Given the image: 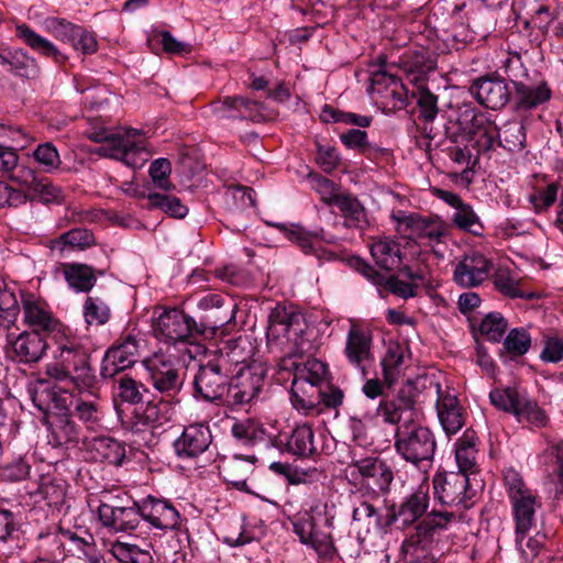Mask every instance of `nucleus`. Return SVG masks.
<instances>
[{
	"instance_id": "obj_1",
	"label": "nucleus",
	"mask_w": 563,
	"mask_h": 563,
	"mask_svg": "<svg viewBox=\"0 0 563 563\" xmlns=\"http://www.w3.org/2000/svg\"><path fill=\"white\" fill-rule=\"evenodd\" d=\"M377 413L384 422L397 426L395 450L406 462L419 465L432 460L435 438L429 428L417 422L416 394L411 383L402 386L394 398L382 400Z\"/></svg>"
},
{
	"instance_id": "obj_2",
	"label": "nucleus",
	"mask_w": 563,
	"mask_h": 563,
	"mask_svg": "<svg viewBox=\"0 0 563 563\" xmlns=\"http://www.w3.org/2000/svg\"><path fill=\"white\" fill-rule=\"evenodd\" d=\"M307 329L305 317L294 307L276 305L268 316L266 338L269 347H289L288 355L303 351V333Z\"/></svg>"
},
{
	"instance_id": "obj_3",
	"label": "nucleus",
	"mask_w": 563,
	"mask_h": 563,
	"mask_svg": "<svg viewBox=\"0 0 563 563\" xmlns=\"http://www.w3.org/2000/svg\"><path fill=\"white\" fill-rule=\"evenodd\" d=\"M58 360L70 374V383L79 391L95 395L98 383L96 372L91 365V350L77 342H67L58 347Z\"/></svg>"
},
{
	"instance_id": "obj_4",
	"label": "nucleus",
	"mask_w": 563,
	"mask_h": 563,
	"mask_svg": "<svg viewBox=\"0 0 563 563\" xmlns=\"http://www.w3.org/2000/svg\"><path fill=\"white\" fill-rule=\"evenodd\" d=\"M504 68L515 87V107L517 110H531L545 103L551 98V89L542 81L538 85H527L521 78L527 77L521 57L514 55L504 62Z\"/></svg>"
},
{
	"instance_id": "obj_5",
	"label": "nucleus",
	"mask_w": 563,
	"mask_h": 563,
	"mask_svg": "<svg viewBox=\"0 0 563 563\" xmlns=\"http://www.w3.org/2000/svg\"><path fill=\"white\" fill-rule=\"evenodd\" d=\"M266 368L260 363L241 367L230 379L227 402L230 406H244L257 399L265 385Z\"/></svg>"
},
{
	"instance_id": "obj_6",
	"label": "nucleus",
	"mask_w": 563,
	"mask_h": 563,
	"mask_svg": "<svg viewBox=\"0 0 563 563\" xmlns=\"http://www.w3.org/2000/svg\"><path fill=\"white\" fill-rule=\"evenodd\" d=\"M196 320L184 311L173 308H161L154 313L153 331L156 338L167 343L187 342L197 336Z\"/></svg>"
},
{
	"instance_id": "obj_7",
	"label": "nucleus",
	"mask_w": 563,
	"mask_h": 563,
	"mask_svg": "<svg viewBox=\"0 0 563 563\" xmlns=\"http://www.w3.org/2000/svg\"><path fill=\"white\" fill-rule=\"evenodd\" d=\"M233 376L214 358L200 365L194 378L195 396L206 401H218L230 390V379Z\"/></svg>"
},
{
	"instance_id": "obj_8",
	"label": "nucleus",
	"mask_w": 563,
	"mask_h": 563,
	"mask_svg": "<svg viewBox=\"0 0 563 563\" xmlns=\"http://www.w3.org/2000/svg\"><path fill=\"white\" fill-rule=\"evenodd\" d=\"M199 308L206 313L196 320L197 336L213 338L219 330L235 318V306L220 295H208L199 301Z\"/></svg>"
},
{
	"instance_id": "obj_9",
	"label": "nucleus",
	"mask_w": 563,
	"mask_h": 563,
	"mask_svg": "<svg viewBox=\"0 0 563 563\" xmlns=\"http://www.w3.org/2000/svg\"><path fill=\"white\" fill-rule=\"evenodd\" d=\"M435 496L442 504L464 505L473 497L470 477L463 472L438 474L433 479Z\"/></svg>"
},
{
	"instance_id": "obj_10",
	"label": "nucleus",
	"mask_w": 563,
	"mask_h": 563,
	"mask_svg": "<svg viewBox=\"0 0 563 563\" xmlns=\"http://www.w3.org/2000/svg\"><path fill=\"white\" fill-rule=\"evenodd\" d=\"M373 334L368 329L352 324L347 331L344 354L350 364L361 369L363 376L374 362Z\"/></svg>"
},
{
	"instance_id": "obj_11",
	"label": "nucleus",
	"mask_w": 563,
	"mask_h": 563,
	"mask_svg": "<svg viewBox=\"0 0 563 563\" xmlns=\"http://www.w3.org/2000/svg\"><path fill=\"white\" fill-rule=\"evenodd\" d=\"M470 91L478 103L492 110L503 109L511 97L506 80L494 75L483 76L474 80Z\"/></svg>"
},
{
	"instance_id": "obj_12",
	"label": "nucleus",
	"mask_w": 563,
	"mask_h": 563,
	"mask_svg": "<svg viewBox=\"0 0 563 563\" xmlns=\"http://www.w3.org/2000/svg\"><path fill=\"white\" fill-rule=\"evenodd\" d=\"M153 387L161 394L175 396L183 386L179 368L164 355H154L145 362Z\"/></svg>"
},
{
	"instance_id": "obj_13",
	"label": "nucleus",
	"mask_w": 563,
	"mask_h": 563,
	"mask_svg": "<svg viewBox=\"0 0 563 563\" xmlns=\"http://www.w3.org/2000/svg\"><path fill=\"white\" fill-rule=\"evenodd\" d=\"M139 354V344L134 336L126 335L120 343L109 347L103 356L100 375L112 378L120 372L132 367Z\"/></svg>"
},
{
	"instance_id": "obj_14",
	"label": "nucleus",
	"mask_w": 563,
	"mask_h": 563,
	"mask_svg": "<svg viewBox=\"0 0 563 563\" xmlns=\"http://www.w3.org/2000/svg\"><path fill=\"white\" fill-rule=\"evenodd\" d=\"M11 345V358L21 364H34L42 360L47 350L45 336L37 331H24L18 336L7 334Z\"/></svg>"
},
{
	"instance_id": "obj_15",
	"label": "nucleus",
	"mask_w": 563,
	"mask_h": 563,
	"mask_svg": "<svg viewBox=\"0 0 563 563\" xmlns=\"http://www.w3.org/2000/svg\"><path fill=\"white\" fill-rule=\"evenodd\" d=\"M292 527L300 542L312 547L320 556L331 558L334 554L335 549L331 534L319 528L313 515L306 514L295 521Z\"/></svg>"
},
{
	"instance_id": "obj_16",
	"label": "nucleus",
	"mask_w": 563,
	"mask_h": 563,
	"mask_svg": "<svg viewBox=\"0 0 563 563\" xmlns=\"http://www.w3.org/2000/svg\"><path fill=\"white\" fill-rule=\"evenodd\" d=\"M168 402L148 401L144 407L135 408L129 419L124 422L125 429L132 433L141 434L152 431L169 421L167 415Z\"/></svg>"
},
{
	"instance_id": "obj_17",
	"label": "nucleus",
	"mask_w": 563,
	"mask_h": 563,
	"mask_svg": "<svg viewBox=\"0 0 563 563\" xmlns=\"http://www.w3.org/2000/svg\"><path fill=\"white\" fill-rule=\"evenodd\" d=\"M313 439L312 428L303 423L295 427L290 433L275 435L271 442L280 451H286L298 457H309L317 452Z\"/></svg>"
},
{
	"instance_id": "obj_18",
	"label": "nucleus",
	"mask_w": 563,
	"mask_h": 563,
	"mask_svg": "<svg viewBox=\"0 0 563 563\" xmlns=\"http://www.w3.org/2000/svg\"><path fill=\"white\" fill-rule=\"evenodd\" d=\"M490 262L481 253L472 252L456 264L453 280L461 287L473 288L487 279Z\"/></svg>"
},
{
	"instance_id": "obj_19",
	"label": "nucleus",
	"mask_w": 563,
	"mask_h": 563,
	"mask_svg": "<svg viewBox=\"0 0 563 563\" xmlns=\"http://www.w3.org/2000/svg\"><path fill=\"white\" fill-rule=\"evenodd\" d=\"M212 443V434L207 424L194 423L185 427L183 433L174 442L179 457H197L206 452Z\"/></svg>"
},
{
	"instance_id": "obj_20",
	"label": "nucleus",
	"mask_w": 563,
	"mask_h": 563,
	"mask_svg": "<svg viewBox=\"0 0 563 563\" xmlns=\"http://www.w3.org/2000/svg\"><path fill=\"white\" fill-rule=\"evenodd\" d=\"M140 503L142 518L153 527L170 530L179 527V512L168 501L147 496Z\"/></svg>"
},
{
	"instance_id": "obj_21",
	"label": "nucleus",
	"mask_w": 563,
	"mask_h": 563,
	"mask_svg": "<svg viewBox=\"0 0 563 563\" xmlns=\"http://www.w3.org/2000/svg\"><path fill=\"white\" fill-rule=\"evenodd\" d=\"M98 512L102 525L115 531L133 530L139 526L142 518L141 503H133L131 506L102 504Z\"/></svg>"
},
{
	"instance_id": "obj_22",
	"label": "nucleus",
	"mask_w": 563,
	"mask_h": 563,
	"mask_svg": "<svg viewBox=\"0 0 563 563\" xmlns=\"http://www.w3.org/2000/svg\"><path fill=\"white\" fill-rule=\"evenodd\" d=\"M68 399L67 393L46 383H40L32 393L35 407L45 416L53 418L68 413Z\"/></svg>"
},
{
	"instance_id": "obj_23",
	"label": "nucleus",
	"mask_w": 563,
	"mask_h": 563,
	"mask_svg": "<svg viewBox=\"0 0 563 563\" xmlns=\"http://www.w3.org/2000/svg\"><path fill=\"white\" fill-rule=\"evenodd\" d=\"M11 179L26 186L34 198L43 203H59L63 200L62 189L54 186L47 178H40L30 167H20L18 173L11 176Z\"/></svg>"
},
{
	"instance_id": "obj_24",
	"label": "nucleus",
	"mask_w": 563,
	"mask_h": 563,
	"mask_svg": "<svg viewBox=\"0 0 563 563\" xmlns=\"http://www.w3.org/2000/svg\"><path fill=\"white\" fill-rule=\"evenodd\" d=\"M280 369L289 371L292 373V379H303L311 385L323 386L327 380L328 367L327 365L317 360H307L303 363H299L294 360L292 355H287L280 360Z\"/></svg>"
},
{
	"instance_id": "obj_25",
	"label": "nucleus",
	"mask_w": 563,
	"mask_h": 563,
	"mask_svg": "<svg viewBox=\"0 0 563 563\" xmlns=\"http://www.w3.org/2000/svg\"><path fill=\"white\" fill-rule=\"evenodd\" d=\"M322 395V386L311 385L303 379H292L291 382V404L305 415L319 413L321 411Z\"/></svg>"
},
{
	"instance_id": "obj_26",
	"label": "nucleus",
	"mask_w": 563,
	"mask_h": 563,
	"mask_svg": "<svg viewBox=\"0 0 563 563\" xmlns=\"http://www.w3.org/2000/svg\"><path fill=\"white\" fill-rule=\"evenodd\" d=\"M254 347L247 336L229 340L219 349L214 358L233 376L234 367L246 364L253 355Z\"/></svg>"
},
{
	"instance_id": "obj_27",
	"label": "nucleus",
	"mask_w": 563,
	"mask_h": 563,
	"mask_svg": "<svg viewBox=\"0 0 563 563\" xmlns=\"http://www.w3.org/2000/svg\"><path fill=\"white\" fill-rule=\"evenodd\" d=\"M417 106L419 109L418 119L423 121V124L418 125L417 129L428 140L427 147H429L430 141L434 140L439 134L433 126V121L439 113L438 96L427 88H419Z\"/></svg>"
},
{
	"instance_id": "obj_28",
	"label": "nucleus",
	"mask_w": 563,
	"mask_h": 563,
	"mask_svg": "<svg viewBox=\"0 0 563 563\" xmlns=\"http://www.w3.org/2000/svg\"><path fill=\"white\" fill-rule=\"evenodd\" d=\"M438 417L448 434H454L464 426V415L459 400L454 395L440 394V386L438 385Z\"/></svg>"
},
{
	"instance_id": "obj_29",
	"label": "nucleus",
	"mask_w": 563,
	"mask_h": 563,
	"mask_svg": "<svg viewBox=\"0 0 563 563\" xmlns=\"http://www.w3.org/2000/svg\"><path fill=\"white\" fill-rule=\"evenodd\" d=\"M429 495L421 488L406 497L399 507L394 510L391 519L400 521L402 527L416 522L428 509Z\"/></svg>"
},
{
	"instance_id": "obj_30",
	"label": "nucleus",
	"mask_w": 563,
	"mask_h": 563,
	"mask_svg": "<svg viewBox=\"0 0 563 563\" xmlns=\"http://www.w3.org/2000/svg\"><path fill=\"white\" fill-rule=\"evenodd\" d=\"M91 459L96 462L119 466L125 457V448L117 440L108 437L93 438L89 444Z\"/></svg>"
},
{
	"instance_id": "obj_31",
	"label": "nucleus",
	"mask_w": 563,
	"mask_h": 563,
	"mask_svg": "<svg viewBox=\"0 0 563 563\" xmlns=\"http://www.w3.org/2000/svg\"><path fill=\"white\" fill-rule=\"evenodd\" d=\"M515 520V534L529 533L537 526L536 509L540 507L537 497L531 494L511 501Z\"/></svg>"
},
{
	"instance_id": "obj_32",
	"label": "nucleus",
	"mask_w": 563,
	"mask_h": 563,
	"mask_svg": "<svg viewBox=\"0 0 563 563\" xmlns=\"http://www.w3.org/2000/svg\"><path fill=\"white\" fill-rule=\"evenodd\" d=\"M68 286L78 292H88L97 282L93 267L80 263H63L59 268Z\"/></svg>"
},
{
	"instance_id": "obj_33",
	"label": "nucleus",
	"mask_w": 563,
	"mask_h": 563,
	"mask_svg": "<svg viewBox=\"0 0 563 563\" xmlns=\"http://www.w3.org/2000/svg\"><path fill=\"white\" fill-rule=\"evenodd\" d=\"M407 349L398 342H389L380 361L384 383L390 388L401 375Z\"/></svg>"
},
{
	"instance_id": "obj_34",
	"label": "nucleus",
	"mask_w": 563,
	"mask_h": 563,
	"mask_svg": "<svg viewBox=\"0 0 563 563\" xmlns=\"http://www.w3.org/2000/svg\"><path fill=\"white\" fill-rule=\"evenodd\" d=\"M371 254L375 263L386 271H393L401 263L400 245L388 238L374 242L371 246Z\"/></svg>"
},
{
	"instance_id": "obj_35",
	"label": "nucleus",
	"mask_w": 563,
	"mask_h": 563,
	"mask_svg": "<svg viewBox=\"0 0 563 563\" xmlns=\"http://www.w3.org/2000/svg\"><path fill=\"white\" fill-rule=\"evenodd\" d=\"M24 320L37 332H52L56 329L58 322L52 313L40 302L35 300H24Z\"/></svg>"
},
{
	"instance_id": "obj_36",
	"label": "nucleus",
	"mask_w": 563,
	"mask_h": 563,
	"mask_svg": "<svg viewBox=\"0 0 563 563\" xmlns=\"http://www.w3.org/2000/svg\"><path fill=\"white\" fill-rule=\"evenodd\" d=\"M333 203L344 216L345 227L363 229L367 225L365 209L357 198L351 195H339L333 198Z\"/></svg>"
},
{
	"instance_id": "obj_37",
	"label": "nucleus",
	"mask_w": 563,
	"mask_h": 563,
	"mask_svg": "<svg viewBox=\"0 0 563 563\" xmlns=\"http://www.w3.org/2000/svg\"><path fill=\"white\" fill-rule=\"evenodd\" d=\"M254 460L234 457L222 467L224 479L240 490L249 492L247 478L253 474Z\"/></svg>"
},
{
	"instance_id": "obj_38",
	"label": "nucleus",
	"mask_w": 563,
	"mask_h": 563,
	"mask_svg": "<svg viewBox=\"0 0 563 563\" xmlns=\"http://www.w3.org/2000/svg\"><path fill=\"white\" fill-rule=\"evenodd\" d=\"M477 450L475 448L474 432L466 431L463 437L456 442L455 460L459 472L468 475L474 474L477 468L476 464Z\"/></svg>"
},
{
	"instance_id": "obj_39",
	"label": "nucleus",
	"mask_w": 563,
	"mask_h": 563,
	"mask_svg": "<svg viewBox=\"0 0 563 563\" xmlns=\"http://www.w3.org/2000/svg\"><path fill=\"white\" fill-rule=\"evenodd\" d=\"M402 221L418 238H427L440 242L446 233L445 225L439 219L422 218L411 214L406 217Z\"/></svg>"
},
{
	"instance_id": "obj_40",
	"label": "nucleus",
	"mask_w": 563,
	"mask_h": 563,
	"mask_svg": "<svg viewBox=\"0 0 563 563\" xmlns=\"http://www.w3.org/2000/svg\"><path fill=\"white\" fill-rule=\"evenodd\" d=\"M497 143L508 152H520L526 144V131L522 122L509 121L497 128Z\"/></svg>"
},
{
	"instance_id": "obj_41",
	"label": "nucleus",
	"mask_w": 563,
	"mask_h": 563,
	"mask_svg": "<svg viewBox=\"0 0 563 563\" xmlns=\"http://www.w3.org/2000/svg\"><path fill=\"white\" fill-rule=\"evenodd\" d=\"M497 137V126L483 118L474 117L470 139H474L477 152H489L494 148Z\"/></svg>"
},
{
	"instance_id": "obj_42",
	"label": "nucleus",
	"mask_w": 563,
	"mask_h": 563,
	"mask_svg": "<svg viewBox=\"0 0 563 563\" xmlns=\"http://www.w3.org/2000/svg\"><path fill=\"white\" fill-rule=\"evenodd\" d=\"M15 34L30 48H32L33 51L43 56L57 58V56L59 55V51L52 42L34 32L26 24L18 25L15 29Z\"/></svg>"
},
{
	"instance_id": "obj_43",
	"label": "nucleus",
	"mask_w": 563,
	"mask_h": 563,
	"mask_svg": "<svg viewBox=\"0 0 563 563\" xmlns=\"http://www.w3.org/2000/svg\"><path fill=\"white\" fill-rule=\"evenodd\" d=\"M93 243L95 236L91 231L85 228H76L52 240L51 249L59 250V252H63L66 246L82 250L91 246Z\"/></svg>"
},
{
	"instance_id": "obj_44",
	"label": "nucleus",
	"mask_w": 563,
	"mask_h": 563,
	"mask_svg": "<svg viewBox=\"0 0 563 563\" xmlns=\"http://www.w3.org/2000/svg\"><path fill=\"white\" fill-rule=\"evenodd\" d=\"M285 236L289 241L296 243L303 253L319 256V232H310L300 225H291L290 228L285 229Z\"/></svg>"
},
{
	"instance_id": "obj_45",
	"label": "nucleus",
	"mask_w": 563,
	"mask_h": 563,
	"mask_svg": "<svg viewBox=\"0 0 563 563\" xmlns=\"http://www.w3.org/2000/svg\"><path fill=\"white\" fill-rule=\"evenodd\" d=\"M147 201L151 208L161 209L177 219H183L188 213V208L175 196L150 192L147 195Z\"/></svg>"
},
{
	"instance_id": "obj_46",
	"label": "nucleus",
	"mask_w": 563,
	"mask_h": 563,
	"mask_svg": "<svg viewBox=\"0 0 563 563\" xmlns=\"http://www.w3.org/2000/svg\"><path fill=\"white\" fill-rule=\"evenodd\" d=\"M531 345V338L527 330L515 328L509 331L504 341L505 355L515 360L525 355Z\"/></svg>"
},
{
	"instance_id": "obj_47",
	"label": "nucleus",
	"mask_w": 563,
	"mask_h": 563,
	"mask_svg": "<svg viewBox=\"0 0 563 563\" xmlns=\"http://www.w3.org/2000/svg\"><path fill=\"white\" fill-rule=\"evenodd\" d=\"M112 554L123 563H153V556L148 550L141 549L136 544L119 542L112 544Z\"/></svg>"
},
{
	"instance_id": "obj_48",
	"label": "nucleus",
	"mask_w": 563,
	"mask_h": 563,
	"mask_svg": "<svg viewBox=\"0 0 563 563\" xmlns=\"http://www.w3.org/2000/svg\"><path fill=\"white\" fill-rule=\"evenodd\" d=\"M515 416L518 421H527L537 428L545 427L549 421L545 411L536 401L525 396H522Z\"/></svg>"
},
{
	"instance_id": "obj_49",
	"label": "nucleus",
	"mask_w": 563,
	"mask_h": 563,
	"mask_svg": "<svg viewBox=\"0 0 563 563\" xmlns=\"http://www.w3.org/2000/svg\"><path fill=\"white\" fill-rule=\"evenodd\" d=\"M38 494L49 507L63 506L66 495V484L62 479L43 477L38 486Z\"/></svg>"
},
{
	"instance_id": "obj_50",
	"label": "nucleus",
	"mask_w": 563,
	"mask_h": 563,
	"mask_svg": "<svg viewBox=\"0 0 563 563\" xmlns=\"http://www.w3.org/2000/svg\"><path fill=\"white\" fill-rule=\"evenodd\" d=\"M84 317L88 325H103L110 317L109 306L99 297H87L84 305Z\"/></svg>"
},
{
	"instance_id": "obj_51",
	"label": "nucleus",
	"mask_w": 563,
	"mask_h": 563,
	"mask_svg": "<svg viewBox=\"0 0 563 563\" xmlns=\"http://www.w3.org/2000/svg\"><path fill=\"white\" fill-rule=\"evenodd\" d=\"M522 396L516 388H496L489 393V399L493 406L496 408L515 415L518 409Z\"/></svg>"
},
{
	"instance_id": "obj_52",
	"label": "nucleus",
	"mask_w": 563,
	"mask_h": 563,
	"mask_svg": "<svg viewBox=\"0 0 563 563\" xmlns=\"http://www.w3.org/2000/svg\"><path fill=\"white\" fill-rule=\"evenodd\" d=\"M33 157L45 173L57 170L62 164L59 153L51 142L38 144L33 151Z\"/></svg>"
},
{
	"instance_id": "obj_53",
	"label": "nucleus",
	"mask_w": 563,
	"mask_h": 563,
	"mask_svg": "<svg viewBox=\"0 0 563 563\" xmlns=\"http://www.w3.org/2000/svg\"><path fill=\"white\" fill-rule=\"evenodd\" d=\"M353 522L367 532L379 527V514L377 509L368 501H360L353 508Z\"/></svg>"
},
{
	"instance_id": "obj_54",
	"label": "nucleus",
	"mask_w": 563,
	"mask_h": 563,
	"mask_svg": "<svg viewBox=\"0 0 563 563\" xmlns=\"http://www.w3.org/2000/svg\"><path fill=\"white\" fill-rule=\"evenodd\" d=\"M239 121L249 120L255 123L266 121L269 115L263 102L253 100L245 96H238Z\"/></svg>"
},
{
	"instance_id": "obj_55",
	"label": "nucleus",
	"mask_w": 563,
	"mask_h": 563,
	"mask_svg": "<svg viewBox=\"0 0 563 563\" xmlns=\"http://www.w3.org/2000/svg\"><path fill=\"white\" fill-rule=\"evenodd\" d=\"M20 312L18 299L13 291L0 286V327L9 329L14 324Z\"/></svg>"
},
{
	"instance_id": "obj_56",
	"label": "nucleus",
	"mask_w": 563,
	"mask_h": 563,
	"mask_svg": "<svg viewBox=\"0 0 563 563\" xmlns=\"http://www.w3.org/2000/svg\"><path fill=\"white\" fill-rule=\"evenodd\" d=\"M507 321L499 312L488 313L479 325V332L492 342H499L507 330Z\"/></svg>"
},
{
	"instance_id": "obj_57",
	"label": "nucleus",
	"mask_w": 563,
	"mask_h": 563,
	"mask_svg": "<svg viewBox=\"0 0 563 563\" xmlns=\"http://www.w3.org/2000/svg\"><path fill=\"white\" fill-rule=\"evenodd\" d=\"M142 389L143 385L141 383L124 375L118 379L115 396L123 402L136 405L143 399Z\"/></svg>"
},
{
	"instance_id": "obj_58",
	"label": "nucleus",
	"mask_w": 563,
	"mask_h": 563,
	"mask_svg": "<svg viewBox=\"0 0 563 563\" xmlns=\"http://www.w3.org/2000/svg\"><path fill=\"white\" fill-rule=\"evenodd\" d=\"M47 30L59 41L73 44L76 34L80 32V26L65 19L48 18L45 22Z\"/></svg>"
},
{
	"instance_id": "obj_59",
	"label": "nucleus",
	"mask_w": 563,
	"mask_h": 563,
	"mask_svg": "<svg viewBox=\"0 0 563 563\" xmlns=\"http://www.w3.org/2000/svg\"><path fill=\"white\" fill-rule=\"evenodd\" d=\"M55 420L52 422L53 427V437L58 442V444H67L71 442H77L78 431L75 422L70 420L69 415L59 416L54 418Z\"/></svg>"
},
{
	"instance_id": "obj_60",
	"label": "nucleus",
	"mask_w": 563,
	"mask_h": 563,
	"mask_svg": "<svg viewBox=\"0 0 563 563\" xmlns=\"http://www.w3.org/2000/svg\"><path fill=\"white\" fill-rule=\"evenodd\" d=\"M452 220L459 229L473 234H479V231L483 229V225L481 224L473 208L466 203H463L462 207L456 209Z\"/></svg>"
},
{
	"instance_id": "obj_61",
	"label": "nucleus",
	"mask_w": 563,
	"mask_h": 563,
	"mask_svg": "<svg viewBox=\"0 0 563 563\" xmlns=\"http://www.w3.org/2000/svg\"><path fill=\"white\" fill-rule=\"evenodd\" d=\"M8 58V65L11 67V70L15 71L19 76L31 77L37 73L35 59L27 56L22 49L11 51Z\"/></svg>"
},
{
	"instance_id": "obj_62",
	"label": "nucleus",
	"mask_w": 563,
	"mask_h": 563,
	"mask_svg": "<svg viewBox=\"0 0 563 563\" xmlns=\"http://www.w3.org/2000/svg\"><path fill=\"white\" fill-rule=\"evenodd\" d=\"M505 487L510 501L531 495L532 492L527 487L521 475L514 468H508L504 474Z\"/></svg>"
},
{
	"instance_id": "obj_63",
	"label": "nucleus",
	"mask_w": 563,
	"mask_h": 563,
	"mask_svg": "<svg viewBox=\"0 0 563 563\" xmlns=\"http://www.w3.org/2000/svg\"><path fill=\"white\" fill-rule=\"evenodd\" d=\"M545 539V534L537 532L533 537H528V533H522L516 536V544L526 561H530L534 559L541 548L543 547V542Z\"/></svg>"
},
{
	"instance_id": "obj_64",
	"label": "nucleus",
	"mask_w": 563,
	"mask_h": 563,
	"mask_svg": "<svg viewBox=\"0 0 563 563\" xmlns=\"http://www.w3.org/2000/svg\"><path fill=\"white\" fill-rule=\"evenodd\" d=\"M170 173L172 165L167 158H158L151 164L150 175L152 180L162 190L169 191L174 188L168 179Z\"/></svg>"
}]
</instances>
